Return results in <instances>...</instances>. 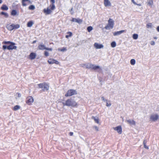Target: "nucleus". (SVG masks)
I'll use <instances>...</instances> for the list:
<instances>
[{
  "mask_svg": "<svg viewBox=\"0 0 159 159\" xmlns=\"http://www.w3.org/2000/svg\"><path fill=\"white\" fill-rule=\"evenodd\" d=\"M34 23L32 21H30L28 22L27 24V26L28 27H31L33 25Z\"/></svg>",
  "mask_w": 159,
  "mask_h": 159,
  "instance_id": "24",
  "label": "nucleus"
},
{
  "mask_svg": "<svg viewBox=\"0 0 159 159\" xmlns=\"http://www.w3.org/2000/svg\"><path fill=\"white\" fill-rule=\"evenodd\" d=\"M125 121L127 122L129 124L131 125H134L135 124V121L129 119L128 120H125Z\"/></svg>",
  "mask_w": 159,
  "mask_h": 159,
  "instance_id": "16",
  "label": "nucleus"
},
{
  "mask_svg": "<svg viewBox=\"0 0 159 159\" xmlns=\"http://www.w3.org/2000/svg\"><path fill=\"white\" fill-rule=\"evenodd\" d=\"M147 141L146 140H144V141H143V144L144 148L146 149H148V147L146 145V144L147 143Z\"/></svg>",
  "mask_w": 159,
  "mask_h": 159,
  "instance_id": "28",
  "label": "nucleus"
},
{
  "mask_svg": "<svg viewBox=\"0 0 159 159\" xmlns=\"http://www.w3.org/2000/svg\"><path fill=\"white\" fill-rule=\"evenodd\" d=\"M94 46L96 49H100L103 47V46L102 44L97 43H95L94 44Z\"/></svg>",
  "mask_w": 159,
  "mask_h": 159,
  "instance_id": "12",
  "label": "nucleus"
},
{
  "mask_svg": "<svg viewBox=\"0 0 159 159\" xmlns=\"http://www.w3.org/2000/svg\"><path fill=\"white\" fill-rule=\"evenodd\" d=\"M48 62L50 64H53V63L58 64L59 63V62L58 61L52 58L49 59L48 61Z\"/></svg>",
  "mask_w": 159,
  "mask_h": 159,
  "instance_id": "9",
  "label": "nucleus"
},
{
  "mask_svg": "<svg viewBox=\"0 0 159 159\" xmlns=\"http://www.w3.org/2000/svg\"><path fill=\"white\" fill-rule=\"evenodd\" d=\"M80 66L85 67L87 69H92L94 70H96L100 68L99 66H95L91 63H88L85 64H82L80 65Z\"/></svg>",
  "mask_w": 159,
  "mask_h": 159,
  "instance_id": "3",
  "label": "nucleus"
},
{
  "mask_svg": "<svg viewBox=\"0 0 159 159\" xmlns=\"http://www.w3.org/2000/svg\"><path fill=\"white\" fill-rule=\"evenodd\" d=\"M20 106L17 105L14 107H13V110L14 111H16L18 110H19L20 109Z\"/></svg>",
  "mask_w": 159,
  "mask_h": 159,
  "instance_id": "23",
  "label": "nucleus"
},
{
  "mask_svg": "<svg viewBox=\"0 0 159 159\" xmlns=\"http://www.w3.org/2000/svg\"><path fill=\"white\" fill-rule=\"evenodd\" d=\"M45 50H48V51H52V49L51 48H48L46 47V49Z\"/></svg>",
  "mask_w": 159,
  "mask_h": 159,
  "instance_id": "40",
  "label": "nucleus"
},
{
  "mask_svg": "<svg viewBox=\"0 0 159 159\" xmlns=\"http://www.w3.org/2000/svg\"><path fill=\"white\" fill-rule=\"evenodd\" d=\"M73 134V133L72 132H70L69 133V135L70 136H72Z\"/></svg>",
  "mask_w": 159,
  "mask_h": 159,
  "instance_id": "44",
  "label": "nucleus"
},
{
  "mask_svg": "<svg viewBox=\"0 0 159 159\" xmlns=\"http://www.w3.org/2000/svg\"><path fill=\"white\" fill-rule=\"evenodd\" d=\"M157 30L158 32H159V26L157 27Z\"/></svg>",
  "mask_w": 159,
  "mask_h": 159,
  "instance_id": "47",
  "label": "nucleus"
},
{
  "mask_svg": "<svg viewBox=\"0 0 159 159\" xmlns=\"http://www.w3.org/2000/svg\"><path fill=\"white\" fill-rule=\"evenodd\" d=\"M130 62L132 65H134L135 63V61L134 59H132L130 60Z\"/></svg>",
  "mask_w": 159,
  "mask_h": 159,
  "instance_id": "32",
  "label": "nucleus"
},
{
  "mask_svg": "<svg viewBox=\"0 0 159 159\" xmlns=\"http://www.w3.org/2000/svg\"><path fill=\"white\" fill-rule=\"evenodd\" d=\"M150 44L152 45H154L155 44V42L154 41H152L151 42Z\"/></svg>",
  "mask_w": 159,
  "mask_h": 159,
  "instance_id": "41",
  "label": "nucleus"
},
{
  "mask_svg": "<svg viewBox=\"0 0 159 159\" xmlns=\"http://www.w3.org/2000/svg\"><path fill=\"white\" fill-rule=\"evenodd\" d=\"M152 23H148L147 24L146 27L147 28H152Z\"/></svg>",
  "mask_w": 159,
  "mask_h": 159,
  "instance_id": "34",
  "label": "nucleus"
},
{
  "mask_svg": "<svg viewBox=\"0 0 159 159\" xmlns=\"http://www.w3.org/2000/svg\"><path fill=\"white\" fill-rule=\"evenodd\" d=\"M72 10H73V8H71V9H70V12H71V14H73V12H71V11H72Z\"/></svg>",
  "mask_w": 159,
  "mask_h": 159,
  "instance_id": "48",
  "label": "nucleus"
},
{
  "mask_svg": "<svg viewBox=\"0 0 159 159\" xmlns=\"http://www.w3.org/2000/svg\"><path fill=\"white\" fill-rule=\"evenodd\" d=\"M36 56V55L35 53L34 52H31L30 55V57L31 60L35 59Z\"/></svg>",
  "mask_w": 159,
  "mask_h": 159,
  "instance_id": "20",
  "label": "nucleus"
},
{
  "mask_svg": "<svg viewBox=\"0 0 159 159\" xmlns=\"http://www.w3.org/2000/svg\"><path fill=\"white\" fill-rule=\"evenodd\" d=\"M11 15L12 16H18L19 15V13L17 12L16 10H13L11 12Z\"/></svg>",
  "mask_w": 159,
  "mask_h": 159,
  "instance_id": "19",
  "label": "nucleus"
},
{
  "mask_svg": "<svg viewBox=\"0 0 159 159\" xmlns=\"http://www.w3.org/2000/svg\"><path fill=\"white\" fill-rule=\"evenodd\" d=\"M2 0H0V4H1L2 3Z\"/></svg>",
  "mask_w": 159,
  "mask_h": 159,
  "instance_id": "53",
  "label": "nucleus"
},
{
  "mask_svg": "<svg viewBox=\"0 0 159 159\" xmlns=\"http://www.w3.org/2000/svg\"><path fill=\"white\" fill-rule=\"evenodd\" d=\"M39 88L42 89L43 91L48 90L49 89L48 84L46 83H43L38 84Z\"/></svg>",
  "mask_w": 159,
  "mask_h": 159,
  "instance_id": "4",
  "label": "nucleus"
},
{
  "mask_svg": "<svg viewBox=\"0 0 159 159\" xmlns=\"http://www.w3.org/2000/svg\"><path fill=\"white\" fill-rule=\"evenodd\" d=\"M62 104L64 106H66L72 107H77V103L74 99L72 98L67 99L65 102H63Z\"/></svg>",
  "mask_w": 159,
  "mask_h": 159,
  "instance_id": "2",
  "label": "nucleus"
},
{
  "mask_svg": "<svg viewBox=\"0 0 159 159\" xmlns=\"http://www.w3.org/2000/svg\"><path fill=\"white\" fill-rule=\"evenodd\" d=\"M153 4V2L152 1L150 0L148 2V4L150 6H151Z\"/></svg>",
  "mask_w": 159,
  "mask_h": 159,
  "instance_id": "36",
  "label": "nucleus"
},
{
  "mask_svg": "<svg viewBox=\"0 0 159 159\" xmlns=\"http://www.w3.org/2000/svg\"><path fill=\"white\" fill-rule=\"evenodd\" d=\"M44 55L46 57L48 56L49 55V54L48 52L46 51L44 52Z\"/></svg>",
  "mask_w": 159,
  "mask_h": 159,
  "instance_id": "37",
  "label": "nucleus"
},
{
  "mask_svg": "<svg viewBox=\"0 0 159 159\" xmlns=\"http://www.w3.org/2000/svg\"><path fill=\"white\" fill-rule=\"evenodd\" d=\"M36 40H34V41H33V43H36Z\"/></svg>",
  "mask_w": 159,
  "mask_h": 159,
  "instance_id": "50",
  "label": "nucleus"
},
{
  "mask_svg": "<svg viewBox=\"0 0 159 159\" xmlns=\"http://www.w3.org/2000/svg\"><path fill=\"white\" fill-rule=\"evenodd\" d=\"M38 48L40 50H43L46 49L45 46L43 44L39 45L38 46Z\"/></svg>",
  "mask_w": 159,
  "mask_h": 159,
  "instance_id": "18",
  "label": "nucleus"
},
{
  "mask_svg": "<svg viewBox=\"0 0 159 159\" xmlns=\"http://www.w3.org/2000/svg\"><path fill=\"white\" fill-rule=\"evenodd\" d=\"M50 7L52 10H54L55 8V6L54 4H52L50 5Z\"/></svg>",
  "mask_w": 159,
  "mask_h": 159,
  "instance_id": "35",
  "label": "nucleus"
},
{
  "mask_svg": "<svg viewBox=\"0 0 159 159\" xmlns=\"http://www.w3.org/2000/svg\"><path fill=\"white\" fill-rule=\"evenodd\" d=\"M58 50L59 51H60L62 52H64L67 51V49L66 48L63 47L62 49L60 48H58Z\"/></svg>",
  "mask_w": 159,
  "mask_h": 159,
  "instance_id": "26",
  "label": "nucleus"
},
{
  "mask_svg": "<svg viewBox=\"0 0 159 159\" xmlns=\"http://www.w3.org/2000/svg\"><path fill=\"white\" fill-rule=\"evenodd\" d=\"M69 37H70L69 35H66V38H68Z\"/></svg>",
  "mask_w": 159,
  "mask_h": 159,
  "instance_id": "51",
  "label": "nucleus"
},
{
  "mask_svg": "<svg viewBox=\"0 0 159 159\" xmlns=\"http://www.w3.org/2000/svg\"><path fill=\"white\" fill-rule=\"evenodd\" d=\"M77 92L75 90L70 89L68 91L67 93L65 94L66 97L70 96L76 94Z\"/></svg>",
  "mask_w": 159,
  "mask_h": 159,
  "instance_id": "7",
  "label": "nucleus"
},
{
  "mask_svg": "<svg viewBox=\"0 0 159 159\" xmlns=\"http://www.w3.org/2000/svg\"><path fill=\"white\" fill-rule=\"evenodd\" d=\"M132 2L134 4H135V5H136L137 4V3L134 2V0H131Z\"/></svg>",
  "mask_w": 159,
  "mask_h": 159,
  "instance_id": "46",
  "label": "nucleus"
},
{
  "mask_svg": "<svg viewBox=\"0 0 159 159\" xmlns=\"http://www.w3.org/2000/svg\"><path fill=\"white\" fill-rule=\"evenodd\" d=\"M104 4L106 7L111 6V3L109 0H104Z\"/></svg>",
  "mask_w": 159,
  "mask_h": 159,
  "instance_id": "17",
  "label": "nucleus"
},
{
  "mask_svg": "<svg viewBox=\"0 0 159 159\" xmlns=\"http://www.w3.org/2000/svg\"><path fill=\"white\" fill-rule=\"evenodd\" d=\"M18 97H20L21 96V94H20V93H18Z\"/></svg>",
  "mask_w": 159,
  "mask_h": 159,
  "instance_id": "49",
  "label": "nucleus"
},
{
  "mask_svg": "<svg viewBox=\"0 0 159 159\" xmlns=\"http://www.w3.org/2000/svg\"><path fill=\"white\" fill-rule=\"evenodd\" d=\"M159 118V116L157 114H153L150 117V119L153 121H155L157 120Z\"/></svg>",
  "mask_w": 159,
  "mask_h": 159,
  "instance_id": "8",
  "label": "nucleus"
},
{
  "mask_svg": "<svg viewBox=\"0 0 159 159\" xmlns=\"http://www.w3.org/2000/svg\"><path fill=\"white\" fill-rule=\"evenodd\" d=\"M20 27V25L19 24H12L10 25L7 26V29L10 31H11L14 29H18Z\"/></svg>",
  "mask_w": 159,
  "mask_h": 159,
  "instance_id": "5",
  "label": "nucleus"
},
{
  "mask_svg": "<svg viewBox=\"0 0 159 159\" xmlns=\"http://www.w3.org/2000/svg\"><path fill=\"white\" fill-rule=\"evenodd\" d=\"M137 5L139 6H141V4H137Z\"/></svg>",
  "mask_w": 159,
  "mask_h": 159,
  "instance_id": "52",
  "label": "nucleus"
},
{
  "mask_svg": "<svg viewBox=\"0 0 159 159\" xmlns=\"http://www.w3.org/2000/svg\"><path fill=\"white\" fill-rule=\"evenodd\" d=\"M2 43L5 44L9 45L8 46H7L6 45H3L2 46V49L4 50L6 49H7L8 50L16 49L17 48V47L15 46L16 43H15L10 41H4L2 42Z\"/></svg>",
  "mask_w": 159,
  "mask_h": 159,
  "instance_id": "1",
  "label": "nucleus"
},
{
  "mask_svg": "<svg viewBox=\"0 0 159 159\" xmlns=\"http://www.w3.org/2000/svg\"><path fill=\"white\" fill-rule=\"evenodd\" d=\"M35 8V6L33 5H30L29 7V9L30 10H34V9Z\"/></svg>",
  "mask_w": 159,
  "mask_h": 159,
  "instance_id": "33",
  "label": "nucleus"
},
{
  "mask_svg": "<svg viewBox=\"0 0 159 159\" xmlns=\"http://www.w3.org/2000/svg\"><path fill=\"white\" fill-rule=\"evenodd\" d=\"M92 119H93L95 121V122L97 123H99V120L98 118H96L94 116H93L92 117Z\"/></svg>",
  "mask_w": 159,
  "mask_h": 159,
  "instance_id": "27",
  "label": "nucleus"
},
{
  "mask_svg": "<svg viewBox=\"0 0 159 159\" xmlns=\"http://www.w3.org/2000/svg\"><path fill=\"white\" fill-rule=\"evenodd\" d=\"M114 25V21L111 18H110L108 20V24L105 27L106 30L109 29V28L112 29Z\"/></svg>",
  "mask_w": 159,
  "mask_h": 159,
  "instance_id": "6",
  "label": "nucleus"
},
{
  "mask_svg": "<svg viewBox=\"0 0 159 159\" xmlns=\"http://www.w3.org/2000/svg\"><path fill=\"white\" fill-rule=\"evenodd\" d=\"M94 128L96 131H98V127L96 126H95L94 127Z\"/></svg>",
  "mask_w": 159,
  "mask_h": 159,
  "instance_id": "42",
  "label": "nucleus"
},
{
  "mask_svg": "<svg viewBox=\"0 0 159 159\" xmlns=\"http://www.w3.org/2000/svg\"><path fill=\"white\" fill-rule=\"evenodd\" d=\"M68 34H69V36L70 37L72 35V33L70 32H68Z\"/></svg>",
  "mask_w": 159,
  "mask_h": 159,
  "instance_id": "45",
  "label": "nucleus"
},
{
  "mask_svg": "<svg viewBox=\"0 0 159 159\" xmlns=\"http://www.w3.org/2000/svg\"><path fill=\"white\" fill-rule=\"evenodd\" d=\"M27 2H28V3L30 2V1L29 0H22V5L23 6H26L27 5Z\"/></svg>",
  "mask_w": 159,
  "mask_h": 159,
  "instance_id": "21",
  "label": "nucleus"
},
{
  "mask_svg": "<svg viewBox=\"0 0 159 159\" xmlns=\"http://www.w3.org/2000/svg\"><path fill=\"white\" fill-rule=\"evenodd\" d=\"M125 31V30H122L120 31H117L116 32H115L113 33V34L114 36H116L117 35H118L121 34L122 33L124 32Z\"/></svg>",
  "mask_w": 159,
  "mask_h": 159,
  "instance_id": "15",
  "label": "nucleus"
},
{
  "mask_svg": "<svg viewBox=\"0 0 159 159\" xmlns=\"http://www.w3.org/2000/svg\"><path fill=\"white\" fill-rule=\"evenodd\" d=\"M115 130L117 131V132L119 134H121L122 132V128L121 126H118L114 128Z\"/></svg>",
  "mask_w": 159,
  "mask_h": 159,
  "instance_id": "11",
  "label": "nucleus"
},
{
  "mask_svg": "<svg viewBox=\"0 0 159 159\" xmlns=\"http://www.w3.org/2000/svg\"><path fill=\"white\" fill-rule=\"evenodd\" d=\"M72 22H75L79 24L81 23L82 22V20L79 18H73L71 20Z\"/></svg>",
  "mask_w": 159,
  "mask_h": 159,
  "instance_id": "13",
  "label": "nucleus"
},
{
  "mask_svg": "<svg viewBox=\"0 0 159 159\" xmlns=\"http://www.w3.org/2000/svg\"><path fill=\"white\" fill-rule=\"evenodd\" d=\"M43 12L46 14L49 15L52 12V11L48 7L47 9H44Z\"/></svg>",
  "mask_w": 159,
  "mask_h": 159,
  "instance_id": "14",
  "label": "nucleus"
},
{
  "mask_svg": "<svg viewBox=\"0 0 159 159\" xmlns=\"http://www.w3.org/2000/svg\"><path fill=\"white\" fill-rule=\"evenodd\" d=\"M33 101L34 99L32 97L30 96L27 98L26 103L28 105L31 104L33 102Z\"/></svg>",
  "mask_w": 159,
  "mask_h": 159,
  "instance_id": "10",
  "label": "nucleus"
},
{
  "mask_svg": "<svg viewBox=\"0 0 159 159\" xmlns=\"http://www.w3.org/2000/svg\"><path fill=\"white\" fill-rule=\"evenodd\" d=\"M93 29V28L91 26H89L87 28V30L89 32H90Z\"/></svg>",
  "mask_w": 159,
  "mask_h": 159,
  "instance_id": "30",
  "label": "nucleus"
},
{
  "mask_svg": "<svg viewBox=\"0 0 159 159\" xmlns=\"http://www.w3.org/2000/svg\"><path fill=\"white\" fill-rule=\"evenodd\" d=\"M138 37V35L137 34H134L133 35V38L134 39H137Z\"/></svg>",
  "mask_w": 159,
  "mask_h": 159,
  "instance_id": "29",
  "label": "nucleus"
},
{
  "mask_svg": "<svg viewBox=\"0 0 159 159\" xmlns=\"http://www.w3.org/2000/svg\"><path fill=\"white\" fill-rule=\"evenodd\" d=\"M154 39H157V38H156V37H155V38H154Z\"/></svg>",
  "mask_w": 159,
  "mask_h": 159,
  "instance_id": "54",
  "label": "nucleus"
},
{
  "mask_svg": "<svg viewBox=\"0 0 159 159\" xmlns=\"http://www.w3.org/2000/svg\"><path fill=\"white\" fill-rule=\"evenodd\" d=\"M1 8L3 10H7L8 9V7L6 5H3L1 7Z\"/></svg>",
  "mask_w": 159,
  "mask_h": 159,
  "instance_id": "22",
  "label": "nucleus"
},
{
  "mask_svg": "<svg viewBox=\"0 0 159 159\" xmlns=\"http://www.w3.org/2000/svg\"><path fill=\"white\" fill-rule=\"evenodd\" d=\"M111 105V103H108V101L107 102H106V106L107 107H110Z\"/></svg>",
  "mask_w": 159,
  "mask_h": 159,
  "instance_id": "38",
  "label": "nucleus"
},
{
  "mask_svg": "<svg viewBox=\"0 0 159 159\" xmlns=\"http://www.w3.org/2000/svg\"><path fill=\"white\" fill-rule=\"evenodd\" d=\"M50 1L52 2V4H54L55 2V0H51Z\"/></svg>",
  "mask_w": 159,
  "mask_h": 159,
  "instance_id": "43",
  "label": "nucleus"
},
{
  "mask_svg": "<svg viewBox=\"0 0 159 159\" xmlns=\"http://www.w3.org/2000/svg\"><path fill=\"white\" fill-rule=\"evenodd\" d=\"M0 14L2 15H3L5 16V17L6 18H7L8 17V14L2 11L1 12Z\"/></svg>",
  "mask_w": 159,
  "mask_h": 159,
  "instance_id": "25",
  "label": "nucleus"
},
{
  "mask_svg": "<svg viewBox=\"0 0 159 159\" xmlns=\"http://www.w3.org/2000/svg\"><path fill=\"white\" fill-rule=\"evenodd\" d=\"M101 98H102V101H103L104 102H107V101H108V100H107V99H105L103 97H102Z\"/></svg>",
  "mask_w": 159,
  "mask_h": 159,
  "instance_id": "39",
  "label": "nucleus"
},
{
  "mask_svg": "<svg viewBox=\"0 0 159 159\" xmlns=\"http://www.w3.org/2000/svg\"><path fill=\"white\" fill-rule=\"evenodd\" d=\"M111 46L112 48L115 47L116 46V43L115 42L113 41L111 43Z\"/></svg>",
  "mask_w": 159,
  "mask_h": 159,
  "instance_id": "31",
  "label": "nucleus"
}]
</instances>
